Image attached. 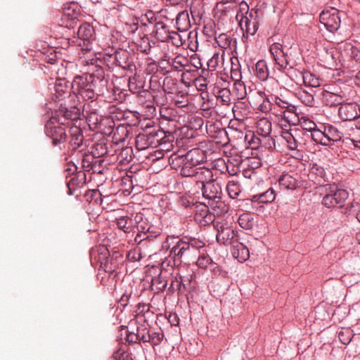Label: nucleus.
I'll list each match as a JSON object with an SVG mask.
<instances>
[{"label":"nucleus","instance_id":"nucleus-1","mask_svg":"<svg viewBox=\"0 0 360 360\" xmlns=\"http://www.w3.org/2000/svg\"><path fill=\"white\" fill-rule=\"evenodd\" d=\"M206 160V152L198 148H193L185 153L172 154L169 158L171 167L186 177L192 176L195 168Z\"/></svg>","mask_w":360,"mask_h":360},{"label":"nucleus","instance_id":"nucleus-2","mask_svg":"<svg viewBox=\"0 0 360 360\" xmlns=\"http://www.w3.org/2000/svg\"><path fill=\"white\" fill-rule=\"evenodd\" d=\"M205 243L203 240L193 237L184 236L177 240V243L173 248L172 254L174 261L182 264L184 261L194 262L195 254L200 253L201 250L205 251Z\"/></svg>","mask_w":360,"mask_h":360},{"label":"nucleus","instance_id":"nucleus-3","mask_svg":"<svg viewBox=\"0 0 360 360\" xmlns=\"http://www.w3.org/2000/svg\"><path fill=\"white\" fill-rule=\"evenodd\" d=\"M71 91L78 98H81L86 101H94L96 96L103 95L105 92L103 89L98 90L97 85L93 83L91 76L86 75H77L74 77L71 84Z\"/></svg>","mask_w":360,"mask_h":360},{"label":"nucleus","instance_id":"nucleus-4","mask_svg":"<svg viewBox=\"0 0 360 360\" xmlns=\"http://www.w3.org/2000/svg\"><path fill=\"white\" fill-rule=\"evenodd\" d=\"M270 52L274 57L276 63L283 70L285 74L292 78L302 77L304 79L303 70H300L295 68L297 63L295 61L289 59L288 54L285 53L282 45L280 44H274L270 47Z\"/></svg>","mask_w":360,"mask_h":360},{"label":"nucleus","instance_id":"nucleus-5","mask_svg":"<svg viewBox=\"0 0 360 360\" xmlns=\"http://www.w3.org/2000/svg\"><path fill=\"white\" fill-rule=\"evenodd\" d=\"M321 191L323 195L321 203L328 208L342 207L349 196L346 190L338 188L335 184L323 185Z\"/></svg>","mask_w":360,"mask_h":360},{"label":"nucleus","instance_id":"nucleus-6","mask_svg":"<svg viewBox=\"0 0 360 360\" xmlns=\"http://www.w3.org/2000/svg\"><path fill=\"white\" fill-rule=\"evenodd\" d=\"M163 135L159 129L154 127L146 126L136 137V146L139 150H144L148 148H158V136Z\"/></svg>","mask_w":360,"mask_h":360},{"label":"nucleus","instance_id":"nucleus-7","mask_svg":"<svg viewBox=\"0 0 360 360\" xmlns=\"http://www.w3.org/2000/svg\"><path fill=\"white\" fill-rule=\"evenodd\" d=\"M94 63H91V66L89 68L91 73L85 74L86 75L91 76L93 83L97 85L98 90L103 89L104 91L108 90L109 77L105 74V70L103 67L104 62L99 59H92Z\"/></svg>","mask_w":360,"mask_h":360},{"label":"nucleus","instance_id":"nucleus-8","mask_svg":"<svg viewBox=\"0 0 360 360\" xmlns=\"http://www.w3.org/2000/svg\"><path fill=\"white\" fill-rule=\"evenodd\" d=\"M238 20L240 29L243 32V37L254 36L259 29V9L252 8L248 15L240 18Z\"/></svg>","mask_w":360,"mask_h":360},{"label":"nucleus","instance_id":"nucleus-9","mask_svg":"<svg viewBox=\"0 0 360 360\" xmlns=\"http://www.w3.org/2000/svg\"><path fill=\"white\" fill-rule=\"evenodd\" d=\"M214 226L217 231L216 239L219 244L232 246L233 242L239 238L238 232L229 226L227 223L217 221Z\"/></svg>","mask_w":360,"mask_h":360},{"label":"nucleus","instance_id":"nucleus-10","mask_svg":"<svg viewBox=\"0 0 360 360\" xmlns=\"http://www.w3.org/2000/svg\"><path fill=\"white\" fill-rule=\"evenodd\" d=\"M78 45L84 51H89L93 49V44L95 41L94 28L89 23L82 24L77 31Z\"/></svg>","mask_w":360,"mask_h":360},{"label":"nucleus","instance_id":"nucleus-11","mask_svg":"<svg viewBox=\"0 0 360 360\" xmlns=\"http://www.w3.org/2000/svg\"><path fill=\"white\" fill-rule=\"evenodd\" d=\"M56 120L58 124H70V122L77 121L80 117V109L75 105L69 108L60 104L58 110L55 112Z\"/></svg>","mask_w":360,"mask_h":360},{"label":"nucleus","instance_id":"nucleus-12","mask_svg":"<svg viewBox=\"0 0 360 360\" xmlns=\"http://www.w3.org/2000/svg\"><path fill=\"white\" fill-rule=\"evenodd\" d=\"M56 123H58L56 117H51L44 127L46 135L52 139L54 146L65 142L67 138L65 128L61 124L56 126Z\"/></svg>","mask_w":360,"mask_h":360},{"label":"nucleus","instance_id":"nucleus-13","mask_svg":"<svg viewBox=\"0 0 360 360\" xmlns=\"http://www.w3.org/2000/svg\"><path fill=\"white\" fill-rule=\"evenodd\" d=\"M108 61L122 68L124 70L132 72L135 69L133 56L128 51L120 49L108 56Z\"/></svg>","mask_w":360,"mask_h":360},{"label":"nucleus","instance_id":"nucleus-14","mask_svg":"<svg viewBox=\"0 0 360 360\" xmlns=\"http://www.w3.org/2000/svg\"><path fill=\"white\" fill-rule=\"evenodd\" d=\"M200 188L205 199L216 202L221 201L223 195L221 185L216 179H213L206 184H202Z\"/></svg>","mask_w":360,"mask_h":360},{"label":"nucleus","instance_id":"nucleus-15","mask_svg":"<svg viewBox=\"0 0 360 360\" xmlns=\"http://www.w3.org/2000/svg\"><path fill=\"white\" fill-rule=\"evenodd\" d=\"M320 22L330 32H335L340 26V17L339 12L336 9L330 11H323L319 15Z\"/></svg>","mask_w":360,"mask_h":360},{"label":"nucleus","instance_id":"nucleus-16","mask_svg":"<svg viewBox=\"0 0 360 360\" xmlns=\"http://www.w3.org/2000/svg\"><path fill=\"white\" fill-rule=\"evenodd\" d=\"M179 238L167 236L165 241L162 244V250L169 252V254L161 262V268L162 269H167V267H177L181 266V264L174 261V255L172 254V251L174 250L173 248L177 243Z\"/></svg>","mask_w":360,"mask_h":360},{"label":"nucleus","instance_id":"nucleus-17","mask_svg":"<svg viewBox=\"0 0 360 360\" xmlns=\"http://www.w3.org/2000/svg\"><path fill=\"white\" fill-rule=\"evenodd\" d=\"M146 229L144 233H136L134 237V241L139 248L147 246L160 236L162 232L161 229L153 224L147 226Z\"/></svg>","mask_w":360,"mask_h":360},{"label":"nucleus","instance_id":"nucleus-18","mask_svg":"<svg viewBox=\"0 0 360 360\" xmlns=\"http://www.w3.org/2000/svg\"><path fill=\"white\" fill-rule=\"evenodd\" d=\"M360 115V105L356 102L342 103L338 109V116L342 121H352Z\"/></svg>","mask_w":360,"mask_h":360},{"label":"nucleus","instance_id":"nucleus-19","mask_svg":"<svg viewBox=\"0 0 360 360\" xmlns=\"http://www.w3.org/2000/svg\"><path fill=\"white\" fill-rule=\"evenodd\" d=\"M308 178L315 184L319 185L320 190H321V186L326 185V184L325 183L329 181V176L323 167L317 163L310 164Z\"/></svg>","mask_w":360,"mask_h":360},{"label":"nucleus","instance_id":"nucleus-20","mask_svg":"<svg viewBox=\"0 0 360 360\" xmlns=\"http://www.w3.org/2000/svg\"><path fill=\"white\" fill-rule=\"evenodd\" d=\"M274 101L277 106L282 109H285V110L281 112V116L283 117V119L286 120L289 124L295 125L296 121L297 120L295 112L296 110V107L278 96H275Z\"/></svg>","mask_w":360,"mask_h":360},{"label":"nucleus","instance_id":"nucleus-21","mask_svg":"<svg viewBox=\"0 0 360 360\" xmlns=\"http://www.w3.org/2000/svg\"><path fill=\"white\" fill-rule=\"evenodd\" d=\"M60 75H61V73L58 75L54 82L49 84V89L51 92L54 91L56 98L59 100L68 93L69 89L68 82Z\"/></svg>","mask_w":360,"mask_h":360},{"label":"nucleus","instance_id":"nucleus-22","mask_svg":"<svg viewBox=\"0 0 360 360\" xmlns=\"http://www.w3.org/2000/svg\"><path fill=\"white\" fill-rule=\"evenodd\" d=\"M197 181V183L202 184H206L213 179L212 171L206 167H198L197 166L192 175Z\"/></svg>","mask_w":360,"mask_h":360},{"label":"nucleus","instance_id":"nucleus-23","mask_svg":"<svg viewBox=\"0 0 360 360\" xmlns=\"http://www.w3.org/2000/svg\"><path fill=\"white\" fill-rule=\"evenodd\" d=\"M231 247L233 248V255L236 257L239 262H243L249 259V249L243 243L240 241L239 238L236 241L233 242Z\"/></svg>","mask_w":360,"mask_h":360},{"label":"nucleus","instance_id":"nucleus-24","mask_svg":"<svg viewBox=\"0 0 360 360\" xmlns=\"http://www.w3.org/2000/svg\"><path fill=\"white\" fill-rule=\"evenodd\" d=\"M70 144L72 150H76L83 145L84 136L82 129L78 127H71L70 129Z\"/></svg>","mask_w":360,"mask_h":360},{"label":"nucleus","instance_id":"nucleus-25","mask_svg":"<svg viewBox=\"0 0 360 360\" xmlns=\"http://www.w3.org/2000/svg\"><path fill=\"white\" fill-rule=\"evenodd\" d=\"M322 101L328 106L334 107L339 105H341L344 101V98L340 94L324 91L322 93Z\"/></svg>","mask_w":360,"mask_h":360},{"label":"nucleus","instance_id":"nucleus-26","mask_svg":"<svg viewBox=\"0 0 360 360\" xmlns=\"http://www.w3.org/2000/svg\"><path fill=\"white\" fill-rule=\"evenodd\" d=\"M276 199V193L273 188H269L265 192L255 194L252 196L251 201L259 204H267L272 202Z\"/></svg>","mask_w":360,"mask_h":360},{"label":"nucleus","instance_id":"nucleus-27","mask_svg":"<svg viewBox=\"0 0 360 360\" xmlns=\"http://www.w3.org/2000/svg\"><path fill=\"white\" fill-rule=\"evenodd\" d=\"M176 26L179 32H185L191 27L190 19L187 11L179 12L176 17Z\"/></svg>","mask_w":360,"mask_h":360},{"label":"nucleus","instance_id":"nucleus-28","mask_svg":"<svg viewBox=\"0 0 360 360\" xmlns=\"http://www.w3.org/2000/svg\"><path fill=\"white\" fill-rule=\"evenodd\" d=\"M217 101L222 105L230 106L232 103L233 96L229 88H221L215 94Z\"/></svg>","mask_w":360,"mask_h":360},{"label":"nucleus","instance_id":"nucleus-29","mask_svg":"<svg viewBox=\"0 0 360 360\" xmlns=\"http://www.w3.org/2000/svg\"><path fill=\"white\" fill-rule=\"evenodd\" d=\"M279 186L283 189L295 190L297 186V180L289 174H282L278 179Z\"/></svg>","mask_w":360,"mask_h":360},{"label":"nucleus","instance_id":"nucleus-30","mask_svg":"<svg viewBox=\"0 0 360 360\" xmlns=\"http://www.w3.org/2000/svg\"><path fill=\"white\" fill-rule=\"evenodd\" d=\"M297 131L296 129H290L289 131H284L282 132V138L286 141L288 147L291 150L297 149L299 141L295 138V134Z\"/></svg>","mask_w":360,"mask_h":360},{"label":"nucleus","instance_id":"nucleus-31","mask_svg":"<svg viewBox=\"0 0 360 360\" xmlns=\"http://www.w3.org/2000/svg\"><path fill=\"white\" fill-rule=\"evenodd\" d=\"M255 75L260 81L264 82L268 79L269 71L264 60H259L256 63Z\"/></svg>","mask_w":360,"mask_h":360},{"label":"nucleus","instance_id":"nucleus-32","mask_svg":"<svg viewBox=\"0 0 360 360\" xmlns=\"http://www.w3.org/2000/svg\"><path fill=\"white\" fill-rule=\"evenodd\" d=\"M256 128L259 135L266 137L271 132V122L267 118L263 117L257 122Z\"/></svg>","mask_w":360,"mask_h":360},{"label":"nucleus","instance_id":"nucleus-33","mask_svg":"<svg viewBox=\"0 0 360 360\" xmlns=\"http://www.w3.org/2000/svg\"><path fill=\"white\" fill-rule=\"evenodd\" d=\"M323 134L327 136L332 142L341 141L343 136V134L336 127L331 124L324 126Z\"/></svg>","mask_w":360,"mask_h":360},{"label":"nucleus","instance_id":"nucleus-34","mask_svg":"<svg viewBox=\"0 0 360 360\" xmlns=\"http://www.w3.org/2000/svg\"><path fill=\"white\" fill-rule=\"evenodd\" d=\"M215 39L219 46L224 49H231V46H236V39L232 38L226 33L219 34Z\"/></svg>","mask_w":360,"mask_h":360},{"label":"nucleus","instance_id":"nucleus-35","mask_svg":"<svg viewBox=\"0 0 360 360\" xmlns=\"http://www.w3.org/2000/svg\"><path fill=\"white\" fill-rule=\"evenodd\" d=\"M145 81L136 76L130 77L128 81L129 90L134 94H139L143 89Z\"/></svg>","mask_w":360,"mask_h":360},{"label":"nucleus","instance_id":"nucleus-36","mask_svg":"<svg viewBox=\"0 0 360 360\" xmlns=\"http://www.w3.org/2000/svg\"><path fill=\"white\" fill-rule=\"evenodd\" d=\"M238 222L239 226L246 230L252 229L255 224V220L252 214L245 212L238 217Z\"/></svg>","mask_w":360,"mask_h":360},{"label":"nucleus","instance_id":"nucleus-37","mask_svg":"<svg viewBox=\"0 0 360 360\" xmlns=\"http://www.w3.org/2000/svg\"><path fill=\"white\" fill-rule=\"evenodd\" d=\"M177 203L178 205L181 207L189 209L193 211L195 208L201 207V204H199L198 202L195 201L193 198L186 195L181 196Z\"/></svg>","mask_w":360,"mask_h":360},{"label":"nucleus","instance_id":"nucleus-38","mask_svg":"<svg viewBox=\"0 0 360 360\" xmlns=\"http://www.w3.org/2000/svg\"><path fill=\"white\" fill-rule=\"evenodd\" d=\"M116 224L117 227L125 233H130L133 231L132 219L127 216L117 218Z\"/></svg>","mask_w":360,"mask_h":360},{"label":"nucleus","instance_id":"nucleus-39","mask_svg":"<svg viewBox=\"0 0 360 360\" xmlns=\"http://www.w3.org/2000/svg\"><path fill=\"white\" fill-rule=\"evenodd\" d=\"M205 128L208 135L212 138H217L221 134H226L225 129L220 128L218 124L213 121H207Z\"/></svg>","mask_w":360,"mask_h":360},{"label":"nucleus","instance_id":"nucleus-40","mask_svg":"<svg viewBox=\"0 0 360 360\" xmlns=\"http://www.w3.org/2000/svg\"><path fill=\"white\" fill-rule=\"evenodd\" d=\"M184 292L186 291L191 292L193 290L194 285L192 284L193 281H195V276L193 274H187L186 275H181L178 274Z\"/></svg>","mask_w":360,"mask_h":360},{"label":"nucleus","instance_id":"nucleus-41","mask_svg":"<svg viewBox=\"0 0 360 360\" xmlns=\"http://www.w3.org/2000/svg\"><path fill=\"white\" fill-rule=\"evenodd\" d=\"M83 115L103 114V110L96 102L89 101L83 105Z\"/></svg>","mask_w":360,"mask_h":360},{"label":"nucleus","instance_id":"nucleus-42","mask_svg":"<svg viewBox=\"0 0 360 360\" xmlns=\"http://www.w3.org/2000/svg\"><path fill=\"white\" fill-rule=\"evenodd\" d=\"M134 158L133 149L131 147H126L120 152L117 160L120 164H129Z\"/></svg>","mask_w":360,"mask_h":360},{"label":"nucleus","instance_id":"nucleus-43","mask_svg":"<svg viewBox=\"0 0 360 360\" xmlns=\"http://www.w3.org/2000/svg\"><path fill=\"white\" fill-rule=\"evenodd\" d=\"M297 98L305 105L313 106L314 105V98L311 94L305 90L300 89L296 93Z\"/></svg>","mask_w":360,"mask_h":360},{"label":"nucleus","instance_id":"nucleus-44","mask_svg":"<svg viewBox=\"0 0 360 360\" xmlns=\"http://www.w3.org/2000/svg\"><path fill=\"white\" fill-rule=\"evenodd\" d=\"M137 96L140 103L146 105L147 108L153 106V96L149 91L143 89L137 94Z\"/></svg>","mask_w":360,"mask_h":360},{"label":"nucleus","instance_id":"nucleus-45","mask_svg":"<svg viewBox=\"0 0 360 360\" xmlns=\"http://www.w3.org/2000/svg\"><path fill=\"white\" fill-rule=\"evenodd\" d=\"M84 116L90 129H96L101 127L103 114H92Z\"/></svg>","mask_w":360,"mask_h":360},{"label":"nucleus","instance_id":"nucleus-46","mask_svg":"<svg viewBox=\"0 0 360 360\" xmlns=\"http://www.w3.org/2000/svg\"><path fill=\"white\" fill-rule=\"evenodd\" d=\"M112 94V99L122 103L126 101L127 93V91L118 86H113L110 91L108 90Z\"/></svg>","mask_w":360,"mask_h":360},{"label":"nucleus","instance_id":"nucleus-47","mask_svg":"<svg viewBox=\"0 0 360 360\" xmlns=\"http://www.w3.org/2000/svg\"><path fill=\"white\" fill-rule=\"evenodd\" d=\"M226 191L229 197L232 199H236L241 191L238 182L235 181H228Z\"/></svg>","mask_w":360,"mask_h":360},{"label":"nucleus","instance_id":"nucleus-48","mask_svg":"<svg viewBox=\"0 0 360 360\" xmlns=\"http://www.w3.org/2000/svg\"><path fill=\"white\" fill-rule=\"evenodd\" d=\"M354 336L353 331L349 328H342L338 332V338L342 344L347 345L352 341V339Z\"/></svg>","mask_w":360,"mask_h":360},{"label":"nucleus","instance_id":"nucleus-49","mask_svg":"<svg viewBox=\"0 0 360 360\" xmlns=\"http://www.w3.org/2000/svg\"><path fill=\"white\" fill-rule=\"evenodd\" d=\"M108 170V163L105 162L104 159H96L94 161V165H93V173H97L100 174H103L107 172Z\"/></svg>","mask_w":360,"mask_h":360},{"label":"nucleus","instance_id":"nucleus-50","mask_svg":"<svg viewBox=\"0 0 360 360\" xmlns=\"http://www.w3.org/2000/svg\"><path fill=\"white\" fill-rule=\"evenodd\" d=\"M150 330L145 326L141 325L137 326L136 336H135V338L141 340L143 342H148L150 339Z\"/></svg>","mask_w":360,"mask_h":360},{"label":"nucleus","instance_id":"nucleus-51","mask_svg":"<svg viewBox=\"0 0 360 360\" xmlns=\"http://www.w3.org/2000/svg\"><path fill=\"white\" fill-rule=\"evenodd\" d=\"M296 118L297 119L296 122H299L301 127L307 131L311 133L317 127L316 124L308 117H302L299 119L296 116Z\"/></svg>","mask_w":360,"mask_h":360},{"label":"nucleus","instance_id":"nucleus-52","mask_svg":"<svg viewBox=\"0 0 360 360\" xmlns=\"http://www.w3.org/2000/svg\"><path fill=\"white\" fill-rule=\"evenodd\" d=\"M160 269L162 271L163 269L161 267ZM152 283L160 291H164L167 286V281L166 278L162 275V272L158 276L153 278Z\"/></svg>","mask_w":360,"mask_h":360},{"label":"nucleus","instance_id":"nucleus-53","mask_svg":"<svg viewBox=\"0 0 360 360\" xmlns=\"http://www.w3.org/2000/svg\"><path fill=\"white\" fill-rule=\"evenodd\" d=\"M233 91L237 100L243 99L247 95L245 85L244 84V83L240 82L234 83Z\"/></svg>","mask_w":360,"mask_h":360},{"label":"nucleus","instance_id":"nucleus-54","mask_svg":"<svg viewBox=\"0 0 360 360\" xmlns=\"http://www.w3.org/2000/svg\"><path fill=\"white\" fill-rule=\"evenodd\" d=\"M47 61L53 65L51 71L56 72L57 75H59V72H61L62 76L63 72H66L65 68L63 67V63L58 61L56 58H55V56L53 57H49Z\"/></svg>","mask_w":360,"mask_h":360},{"label":"nucleus","instance_id":"nucleus-55","mask_svg":"<svg viewBox=\"0 0 360 360\" xmlns=\"http://www.w3.org/2000/svg\"><path fill=\"white\" fill-rule=\"evenodd\" d=\"M212 262V259L207 255L200 252V253H198V259L195 262L198 267L206 269Z\"/></svg>","mask_w":360,"mask_h":360},{"label":"nucleus","instance_id":"nucleus-56","mask_svg":"<svg viewBox=\"0 0 360 360\" xmlns=\"http://www.w3.org/2000/svg\"><path fill=\"white\" fill-rule=\"evenodd\" d=\"M164 338V333L159 329L158 331H150V339L148 342H150L153 346H157L161 343Z\"/></svg>","mask_w":360,"mask_h":360},{"label":"nucleus","instance_id":"nucleus-57","mask_svg":"<svg viewBox=\"0 0 360 360\" xmlns=\"http://www.w3.org/2000/svg\"><path fill=\"white\" fill-rule=\"evenodd\" d=\"M175 105L178 108H184L187 107L188 105V100L187 98V94H185L182 91H179L174 98Z\"/></svg>","mask_w":360,"mask_h":360},{"label":"nucleus","instance_id":"nucleus-58","mask_svg":"<svg viewBox=\"0 0 360 360\" xmlns=\"http://www.w3.org/2000/svg\"><path fill=\"white\" fill-rule=\"evenodd\" d=\"M96 158L91 154L87 155L85 154L82 159V167L86 172L92 171L93 165H94V161Z\"/></svg>","mask_w":360,"mask_h":360},{"label":"nucleus","instance_id":"nucleus-59","mask_svg":"<svg viewBox=\"0 0 360 360\" xmlns=\"http://www.w3.org/2000/svg\"><path fill=\"white\" fill-rule=\"evenodd\" d=\"M108 149L105 143L96 144L91 151L92 155L96 158H99L107 154Z\"/></svg>","mask_w":360,"mask_h":360},{"label":"nucleus","instance_id":"nucleus-60","mask_svg":"<svg viewBox=\"0 0 360 360\" xmlns=\"http://www.w3.org/2000/svg\"><path fill=\"white\" fill-rule=\"evenodd\" d=\"M169 289L173 292L178 291L179 293H184L183 288L181 285V283L180 282L179 274H176L175 276L172 277Z\"/></svg>","mask_w":360,"mask_h":360},{"label":"nucleus","instance_id":"nucleus-61","mask_svg":"<svg viewBox=\"0 0 360 360\" xmlns=\"http://www.w3.org/2000/svg\"><path fill=\"white\" fill-rule=\"evenodd\" d=\"M219 4L223 6L221 10V12L224 13L225 14L233 12L234 8H236V6L235 5V1L233 0H221L219 2Z\"/></svg>","mask_w":360,"mask_h":360},{"label":"nucleus","instance_id":"nucleus-62","mask_svg":"<svg viewBox=\"0 0 360 360\" xmlns=\"http://www.w3.org/2000/svg\"><path fill=\"white\" fill-rule=\"evenodd\" d=\"M250 11L248 4L245 1H240L236 15L237 20L245 15H248Z\"/></svg>","mask_w":360,"mask_h":360},{"label":"nucleus","instance_id":"nucleus-63","mask_svg":"<svg viewBox=\"0 0 360 360\" xmlns=\"http://www.w3.org/2000/svg\"><path fill=\"white\" fill-rule=\"evenodd\" d=\"M194 211L195 212V214L194 216L195 221L200 222L202 221V217L209 212L208 207L205 206L199 207L198 208H195Z\"/></svg>","mask_w":360,"mask_h":360},{"label":"nucleus","instance_id":"nucleus-64","mask_svg":"<svg viewBox=\"0 0 360 360\" xmlns=\"http://www.w3.org/2000/svg\"><path fill=\"white\" fill-rule=\"evenodd\" d=\"M112 359L114 360H132V359L129 356V353L125 352L122 348H119L113 353Z\"/></svg>","mask_w":360,"mask_h":360}]
</instances>
